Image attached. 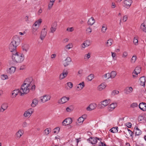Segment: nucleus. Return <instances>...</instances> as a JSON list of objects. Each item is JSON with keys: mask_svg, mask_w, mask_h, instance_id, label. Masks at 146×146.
Returning a JSON list of instances; mask_svg holds the SVG:
<instances>
[{"mask_svg": "<svg viewBox=\"0 0 146 146\" xmlns=\"http://www.w3.org/2000/svg\"><path fill=\"white\" fill-rule=\"evenodd\" d=\"M110 74L109 73H107L104 75V77L105 78L108 79L110 78Z\"/></svg>", "mask_w": 146, "mask_h": 146, "instance_id": "nucleus-52", "label": "nucleus"}, {"mask_svg": "<svg viewBox=\"0 0 146 146\" xmlns=\"http://www.w3.org/2000/svg\"><path fill=\"white\" fill-rule=\"evenodd\" d=\"M126 125L129 128H131V123L130 122H128L126 123Z\"/></svg>", "mask_w": 146, "mask_h": 146, "instance_id": "nucleus-55", "label": "nucleus"}, {"mask_svg": "<svg viewBox=\"0 0 146 146\" xmlns=\"http://www.w3.org/2000/svg\"><path fill=\"white\" fill-rule=\"evenodd\" d=\"M137 57L135 56H133L131 58V63H134L137 59Z\"/></svg>", "mask_w": 146, "mask_h": 146, "instance_id": "nucleus-40", "label": "nucleus"}, {"mask_svg": "<svg viewBox=\"0 0 146 146\" xmlns=\"http://www.w3.org/2000/svg\"><path fill=\"white\" fill-rule=\"evenodd\" d=\"M15 70V67L12 66L9 68V70H7V72L10 74L13 73Z\"/></svg>", "mask_w": 146, "mask_h": 146, "instance_id": "nucleus-21", "label": "nucleus"}, {"mask_svg": "<svg viewBox=\"0 0 146 146\" xmlns=\"http://www.w3.org/2000/svg\"><path fill=\"white\" fill-rule=\"evenodd\" d=\"M42 22V20L40 19L36 21L33 25L32 28L35 29H38L39 26L40 25V23Z\"/></svg>", "mask_w": 146, "mask_h": 146, "instance_id": "nucleus-6", "label": "nucleus"}, {"mask_svg": "<svg viewBox=\"0 0 146 146\" xmlns=\"http://www.w3.org/2000/svg\"><path fill=\"white\" fill-rule=\"evenodd\" d=\"M85 115H83L82 117H81L78 118V123H82L84 119L83 117Z\"/></svg>", "mask_w": 146, "mask_h": 146, "instance_id": "nucleus-33", "label": "nucleus"}, {"mask_svg": "<svg viewBox=\"0 0 146 146\" xmlns=\"http://www.w3.org/2000/svg\"><path fill=\"white\" fill-rule=\"evenodd\" d=\"M144 119V117L142 115H139L138 120V121H140Z\"/></svg>", "mask_w": 146, "mask_h": 146, "instance_id": "nucleus-49", "label": "nucleus"}, {"mask_svg": "<svg viewBox=\"0 0 146 146\" xmlns=\"http://www.w3.org/2000/svg\"><path fill=\"white\" fill-rule=\"evenodd\" d=\"M32 80V78L31 77L29 78H26L24 81L23 83L22 84V88H24V85H27L28 86H32L31 83Z\"/></svg>", "mask_w": 146, "mask_h": 146, "instance_id": "nucleus-4", "label": "nucleus"}, {"mask_svg": "<svg viewBox=\"0 0 146 146\" xmlns=\"http://www.w3.org/2000/svg\"><path fill=\"white\" fill-rule=\"evenodd\" d=\"M71 61V59L70 57H67L65 60L64 62V66L66 67L68 65Z\"/></svg>", "mask_w": 146, "mask_h": 146, "instance_id": "nucleus-17", "label": "nucleus"}, {"mask_svg": "<svg viewBox=\"0 0 146 146\" xmlns=\"http://www.w3.org/2000/svg\"><path fill=\"white\" fill-rule=\"evenodd\" d=\"M95 22V20L93 17H91L89 19L88 21V25H92Z\"/></svg>", "mask_w": 146, "mask_h": 146, "instance_id": "nucleus-22", "label": "nucleus"}, {"mask_svg": "<svg viewBox=\"0 0 146 146\" xmlns=\"http://www.w3.org/2000/svg\"><path fill=\"white\" fill-rule=\"evenodd\" d=\"M29 87L27 85H24V88H22V85L21 86V89L20 90V95L22 96L24 94H27L30 91V88H29Z\"/></svg>", "mask_w": 146, "mask_h": 146, "instance_id": "nucleus-3", "label": "nucleus"}, {"mask_svg": "<svg viewBox=\"0 0 146 146\" xmlns=\"http://www.w3.org/2000/svg\"><path fill=\"white\" fill-rule=\"evenodd\" d=\"M50 131L49 129L48 128L46 129L44 131L46 135H48Z\"/></svg>", "mask_w": 146, "mask_h": 146, "instance_id": "nucleus-53", "label": "nucleus"}, {"mask_svg": "<svg viewBox=\"0 0 146 146\" xmlns=\"http://www.w3.org/2000/svg\"><path fill=\"white\" fill-rule=\"evenodd\" d=\"M29 48V46L28 44H25L22 46V49L23 51H25V52H27Z\"/></svg>", "mask_w": 146, "mask_h": 146, "instance_id": "nucleus-26", "label": "nucleus"}, {"mask_svg": "<svg viewBox=\"0 0 146 146\" xmlns=\"http://www.w3.org/2000/svg\"><path fill=\"white\" fill-rule=\"evenodd\" d=\"M8 107L7 104L6 103L3 104L1 106V109L0 110L1 112H3L5 110L7 109Z\"/></svg>", "mask_w": 146, "mask_h": 146, "instance_id": "nucleus-19", "label": "nucleus"}, {"mask_svg": "<svg viewBox=\"0 0 146 146\" xmlns=\"http://www.w3.org/2000/svg\"><path fill=\"white\" fill-rule=\"evenodd\" d=\"M27 125V123L25 121L23 123L22 126L23 127H26Z\"/></svg>", "mask_w": 146, "mask_h": 146, "instance_id": "nucleus-54", "label": "nucleus"}, {"mask_svg": "<svg viewBox=\"0 0 146 146\" xmlns=\"http://www.w3.org/2000/svg\"><path fill=\"white\" fill-rule=\"evenodd\" d=\"M86 31L88 33H90L92 32V29L90 27H89L86 29Z\"/></svg>", "mask_w": 146, "mask_h": 146, "instance_id": "nucleus-57", "label": "nucleus"}, {"mask_svg": "<svg viewBox=\"0 0 146 146\" xmlns=\"http://www.w3.org/2000/svg\"><path fill=\"white\" fill-rule=\"evenodd\" d=\"M83 73V70L82 69L80 70L78 72V73L79 74H81Z\"/></svg>", "mask_w": 146, "mask_h": 146, "instance_id": "nucleus-64", "label": "nucleus"}, {"mask_svg": "<svg viewBox=\"0 0 146 146\" xmlns=\"http://www.w3.org/2000/svg\"><path fill=\"white\" fill-rule=\"evenodd\" d=\"M90 57V53H88L87 54H86L84 56V58L88 59Z\"/></svg>", "mask_w": 146, "mask_h": 146, "instance_id": "nucleus-50", "label": "nucleus"}, {"mask_svg": "<svg viewBox=\"0 0 146 146\" xmlns=\"http://www.w3.org/2000/svg\"><path fill=\"white\" fill-rule=\"evenodd\" d=\"M139 107L141 110L144 111H146V104L145 103H140L139 105Z\"/></svg>", "mask_w": 146, "mask_h": 146, "instance_id": "nucleus-12", "label": "nucleus"}, {"mask_svg": "<svg viewBox=\"0 0 146 146\" xmlns=\"http://www.w3.org/2000/svg\"><path fill=\"white\" fill-rule=\"evenodd\" d=\"M60 129L59 127H57L54 129L53 130L54 133L57 134L59 131Z\"/></svg>", "mask_w": 146, "mask_h": 146, "instance_id": "nucleus-41", "label": "nucleus"}, {"mask_svg": "<svg viewBox=\"0 0 146 146\" xmlns=\"http://www.w3.org/2000/svg\"><path fill=\"white\" fill-rule=\"evenodd\" d=\"M23 134V132L21 130H19L16 133V136L18 138H19Z\"/></svg>", "mask_w": 146, "mask_h": 146, "instance_id": "nucleus-29", "label": "nucleus"}, {"mask_svg": "<svg viewBox=\"0 0 146 146\" xmlns=\"http://www.w3.org/2000/svg\"><path fill=\"white\" fill-rule=\"evenodd\" d=\"M46 29L44 28L42 29L41 32L40 38L41 40H43L46 36L47 31H46Z\"/></svg>", "mask_w": 146, "mask_h": 146, "instance_id": "nucleus-9", "label": "nucleus"}, {"mask_svg": "<svg viewBox=\"0 0 146 146\" xmlns=\"http://www.w3.org/2000/svg\"><path fill=\"white\" fill-rule=\"evenodd\" d=\"M68 97H66L65 96L62 97L61 99V101L62 104H63L67 102L69 100Z\"/></svg>", "mask_w": 146, "mask_h": 146, "instance_id": "nucleus-25", "label": "nucleus"}, {"mask_svg": "<svg viewBox=\"0 0 146 146\" xmlns=\"http://www.w3.org/2000/svg\"><path fill=\"white\" fill-rule=\"evenodd\" d=\"M38 29H35V28H32V33L35 35H36V31Z\"/></svg>", "mask_w": 146, "mask_h": 146, "instance_id": "nucleus-51", "label": "nucleus"}, {"mask_svg": "<svg viewBox=\"0 0 146 146\" xmlns=\"http://www.w3.org/2000/svg\"><path fill=\"white\" fill-rule=\"evenodd\" d=\"M31 115V113H30V112H29L28 111H26L23 114V115L25 117H27L29 115L30 116Z\"/></svg>", "mask_w": 146, "mask_h": 146, "instance_id": "nucleus-42", "label": "nucleus"}, {"mask_svg": "<svg viewBox=\"0 0 146 146\" xmlns=\"http://www.w3.org/2000/svg\"><path fill=\"white\" fill-rule=\"evenodd\" d=\"M139 81L140 82V85L143 86H144L145 85L146 82L145 77V76L141 77L139 79Z\"/></svg>", "mask_w": 146, "mask_h": 146, "instance_id": "nucleus-10", "label": "nucleus"}, {"mask_svg": "<svg viewBox=\"0 0 146 146\" xmlns=\"http://www.w3.org/2000/svg\"><path fill=\"white\" fill-rule=\"evenodd\" d=\"M28 111L29 112H30V113H31V115L33 113V109H29L28 111Z\"/></svg>", "mask_w": 146, "mask_h": 146, "instance_id": "nucleus-63", "label": "nucleus"}, {"mask_svg": "<svg viewBox=\"0 0 146 146\" xmlns=\"http://www.w3.org/2000/svg\"><path fill=\"white\" fill-rule=\"evenodd\" d=\"M127 19V17L126 16H124L123 19V20L124 22H125Z\"/></svg>", "mask_w": 146, "mask_h": 146, "instance_id": "nucleus-60", "label": "nucleus"}, {"mask_svg": "<svg viewBox=\"0 0 146 146\" xmlns=\"http://www.w3.org/2000/svg\"><path fill=\"white\" fill-rule=\"evenodd\" d=\"M42 98L41 99V102L43 103H44L46 101L49 100L50 99V97L48 96L45 95L44 96L41 97Z\"/></svg>", "mask_w": 146, "mask_h": 146, "instance_id": "nucleus-14", "label": "nucleus"}, {"mask_svg": "<svg viewBox=\"0 0 146 146\" xmlns=\"http://www.w3.org/2000/svg\"><path fill=\"white\" fill-rule=\"evenodd\" d=\"M84 82H82V83H80L78 85L76 86V90L78 91L81 90L84 86Z\"/></svg>", "mask_w": 146, "mask_h": 146, "instance_id": "nucleus-15", "label": "nucleus"}, {"mask_svg": "<svg viewBox=\"0 0 146 146\" xmlns=\"http://www.w3.org/2000/svg\"><path fill=\"white\" fill-rule=\"evenodd\" d=\"M140 28L143 31L145 32H146V27L144 24L142 23L141 24Z\"/></svg>", "mask_w": 146, "mask_h": 146, "instance_id": "nucleus-37", "label": "nucleus"}, {"mask_svg": "<svg viewBox=\"0 0 146 146\" xmlns=\"http://www.w3.org/2000/svg\"><path fill=\"white\" fill-rule=\"evenodd\" d=\"M69 87L70 89L71 88L73 87V84L71 82H68L66 84Z\"/></svg>", "mask_w": 146, "mask_h": 146, "instance_id": "nucleus-47", "label": "nucleus"}, {"mask_svg": "<svg viewBox=\"0 0 146 146\" xmlns=\"http://www.w3.org/2000/svg\"><path fill=\"white\" fill-rule=\"evenodd\" d=\"M87 140L89 141L93 145L95 144L97 142V140H96V137H90L87 139Z\"/></svg>", "mask_w": 146, "mask_h": 146, "instance_id": "nucleus-13", "label": "nucleus"}, {"mask_svg": "<svg viewBox=\"0 0 146 146\" xmlns=\"http://www.w3.org/2000/svg\"><path fill=\"white\" fill-rule=\"evenodd\" d=\"M106 86V85L104 83H102L98 86V89L100 91H101L104 89Z\"/></svg>", "mask_w": 146, "mask_h": 146, "instance_id": "nucleus-28", "label": "nucleus"}, {"mask_svg": "<svg viewBox=\"0 0 146 146\" xmlns=\"http://www.w3.org/2000/svg\"><path fill=\"white\" fill-rule=\"evenodd\" d=\"M68 74V72L67 71L64 72V70L63 72V73L61 74L59 76V78L60 80H62L64 79L67 76Z\"/></svg>", "mask_w": 146, "mask_h": 146, "instance_id": "nucleus-16", "label": "nucleus"}, {"mask_svg": "<svg viewBox=\"0 0 146 146\" xmlns=\"http://www.w3.org/2000/svg\"><path fill=\"white\" fill-rule=\"evenodd\" d=\"M141 131L140 130H138L137 131H136L135 135H141Z\"/></svg>", "mask_w": 146, "mask_h": 146, "instance_id": "nucleus-43", "label": "nucleus"}, {"mask_svg": "<svg viewBox=\"0 0 146 146\" xmlns=\"http://www.w3.org/2000/svg\"><path fill=\"white\" fill-rule=\"evenodd\" d=\"M127 55V53L126 52H124L123 53V57H125Z\"/></svg>", "mask_w": 146, "mask_h": 146, "instance_id": "nucleus-56", "label": "nucleus"}, {"mask_svg": "<svg viewBox=\"0 0 146 146\" xmlns=\"http://www.w3.org/2000/svg\"><path fill=\"white\" fill-rule=\"evenodd\" d=\"M133 90V88L131 87H127L124 90V91L125 93L127 94H128L132 92Z\"/></svg>", "mask_w": 146, "mask_h": 146, "instance_id": "nucleus-18", "label": "nucleus"}, {"mask_svg": "<svg viewBox=\"0 0 146 146\" xmlns=\"http://www.w3.org/2000/svg\"><path fill=\"white\" fill-rule=\"evenodd\" d=\"M133 2L132 0H125L124 2V7L129 9Z\"/></svg>", "mask_w": 146, "mask_h": 146, "instance_id": "nucleus-5", "label": "nucleus"}, {"mask_svg": "<svg viewBox=\"0 0 146 146\" xmlns=\"http://www.w3.org/2000/svg\"><path fill=\"white\" fill-rule=\"evenodd\" d=\"M1 78L3 80H5L8 78V76L7 75H2L1 76Z\"/></svg>", "mask_w": 146, "mask_h": 146, "instance_id": "nucleus-45", "label": "nucleus"}, {"mask_svg": "<svg viewBox=\"0 0 146 146\" xmlns=\"http://www.w3.org/2000/svg\"><path fill=\"white\" fill-rule=\"evenodd\" d=\"M117 106V104L112 103L110 105L109 108L111 109L110 110H112L114 109Z\"/></svg>", "mask_w": 146, "mask_h": 146, "instance_id": "nucleus-30", "label": "nucleus"}, {"mask_svg": "<svg viewBox=\"0 0 146 146\" xmlns=\"http://www.w3.org/2000/svg\"><path fill=\"white\" fill-rule=\"evenodd\" d=\"M133 42L135 45H138V40L137 39H136L135 37H134V38Z\"/></svg>", "mask_w": 146, "mask_h": 146, "instance_id": "nucleus-46", "label": "nucleus"}, {"mask_svg": "<svg viewBox=\"0 0 146 146\" xmlns=\"http://www.w3.org/2000/svg\"><path fill=\"white\" fill-rule=\"evenodd\" d=\"M24 57L23 54H19L17 52L12 53V59L14 62L17 63H20L23 61L24 59Z\"/></svg>", "mask_w": 146, "mask_h": 146, "instance_id": "nucleus-2", "label": "nucleus"}, {"mask_svg": "<svg viewBox=\"0 0 146 146\" xmlns=\"http://www.w3.org/2000/svg\"><path fill=\"white\" fill-rule=\"evenodd\" d=\"M72 119L70 118H68L65 119L62 122L63 125L66 126L72 123Z\"/></svg>", "mask_w": 146, "mask_h": 146, "instance_id": "nucleus-7", "label": "nucleus"}, {"mask_svg": "<svg viewBox=\"0 0 146 146\" xmlns=\"http://www.w3.org/2000/svg\"><path fill=\"white\" fill-rule=\"evenodd\" d=\"M107 29L106 25L105 24L103 25L101 31L103 33H105Z\"/></svg>", "mask_w": 146, "mask_h": 146, "instance_id": "nucleus-35", "label": "nucleus"}, {"mask_svg": "<svg viewBox=\"0 0 146 146\" xmlns=\"http://www.w3.org/2000/svg\"><path fill=\"white\" fill-rule=\"evenodd\" d=\"M72 44H69L66 46V47L68 49H70L72 47Z\"/></svg>", "mask_w": 146, "mask_h": 146, "instance_id": "nucleus-58", "label": "nucleus"}, {"mask_svg": "<svg viewBox=\"0 0 146 146\" xmlns=\"http://www.w3.org/2000/svg\"><path fill=\"white\" fill-rule=\"evenodd\" d=\"M140 68L139 67H137L135 68V69L133 72V73L137 75L138 74L140 73Z\"/></svg>", "mask_w": 146, "mask_h": 146, "instance_id": "nucleus-27", "label": "nucleus"}, {"mask_svg": "<svg viewBox=\"0 0 146 146\" xmlns=\"http://www.w3.org/2000/svg\"><path fill=\"white\" fill-rule=\"evenodd\" d=\"M137 104L136 103H133L130 105V107L132 108H134L137 106Z\"/></svg>", "mask_w": 146, "mask_h": 146, "instance_id": "nucleus-44", "label": "nucleus"}, {"mask_svg": "<svg viewBox=\"0 0 146 146\" xmlns=\"http://www.w3.org/2000/svg\"><path fill=\"white\" fill-rule=\"evenodd\" d=\"M118 127H115L112 128L110 130L111 131V132L113 133H115L118 132Z\"/></svg>", "mask_w": 146, "mask_h": 146, "instance_id": "nucleus-31", "label": "nucleus"}, {"mask_svg": "<svg viewBox=\"0 0 146 146\" xmlns=\"http://www.w3.org/2000/svg\"><path fill=\"white\" fill-rule=\"evenodd\" d=\"M20 91L19 89L13 91L12 93V98L15 97L18 94V93Z\"/></svg>", "mask_w": 146, "mask_h": 146, "instance_id": "nucleus-24", "label": "nucleus"}, {"mask_svg": "<svg viewBox=\"0 0 146 146\" xmlns=\"http://www.w3.org/2000/svg\"><path fill=\"white\" fill-rule=\"evenodd\" d=\"M111 54L112 56L113 57V59L114 60H115L114 57L115 56L116 53L114 52H111Z\"/></svg>", "mask_w": 146, "mask_h": 146, "instance_id": "nucleus-61", "label": "nucleus"}, {"mask_svg": "<svg viewBox=\"0 0 146 146\" xmlns=\"http://www.w3.org/2000/svg\"><path fill=\"white\" fill-rule=\"evenodd\" d=\"M119 92V91L118 90H113L111 93V95L113 96H115V95L118 94Z\"/></svg>", "mask_w": 146, "mask_h": 146, "instance_id": "nucleus-39", "label": "nucleus"}, {"mask_svg": "<svg viewBox=\"0 0 146 146\" xmlns=\"http://www.w3.org/2000/svg\"><path fill=\"white\" fill-rule=\"evenodd\" d=\"M20 39L17 35L13 36L12 38V41L9 45V48L11 52L15 53L17 52V47L19 44Z\"/></svg>", "mask_w": 146, "mask_h": 146, "instance_id": "nucleus-1", "label": "nucleus"}, {"mask_svg": "<svg viewBox=\"0 0 146 146\" xmlns=\"http://www.w3.org/2000/svg\"><path fill=\"white\" fill-rule=\"evenodd\" d=\"M94 78V75L93 74H91L87 77V79L88 80L91 81Z\"/></svg>", "mask_w": 146, "mask_h": 146, "instance_id": "nucleus-38", "label": "nucleus"}, {"mask_svg": "<svg viewBox=\"0 0 146 146\" xmlns=\"http://www.w3.org/2000/svg\"><path fill=\"white\" fill-rule=\"evenodd\" d=\"M110 99L108 100H106L102 102V104L104 106V107H105L110 104Z\"/></svg>", "mask_w": 146, "mask_h": 146, "instance_id": "nucleus-23", "label": "nucleus"}, {"mask_svg": "<svg viewBox=\"0 0 146 146\" xmlns=\"http://www.w3.org/2000/svg\"><path fill=\"white\" fill-rule=\"evenodd\" d=\"M110 74V78H114L116 75V72L114 71H112L111 72Z\"/></svg>", "mask_w": 146, "mask_h": 146, "instance_id": "nucleus-36", "label": "nucleus"}, {"mask_svg": "<svg viewBox=\"0 0 146 146\" xmlns=\"http://www.w3.org/2000/svg\"><path fill=\"white\" fill-rule=\"evenodd\" d=\"M125 129L128 131L130 136H132L133 135V133L130 130L128 129V128L126 129Z\"/></svg>", "mask_w": 146, "mask_h": 146, "instance_id": "nucleus-48", "label": "nucleus"}, {"mask_svg": "<svg viewBox=\"0 0 146 146\" xmlns=\"http://www.w3.org/2000/svg\"><path fill=\"white\" fill-rule=\"evenodd\" d=\"M96 107V105L95 103L90 104L86 108L88 111H91L94 109Z\"/></svg>", "mask_w": 146, "mask_h": 146, "instance_id": "nucleus-11", "label": "nucleus"}, {"mask_svg": "<svg viewBox=\"0 0 146 146\" xmlns=\"http://www.w3.org/2000/svg\"><path fill=\"white\" fill-rule=\"evenodd\" d=\"M67 31H69L70 32H72L73 31V28H68L67 29Z\"/></svg>", "mask_w": 146, "mask_h": 146, "instance_id": "nucleus-62", "label": "nucleus"}, {"mask_svg": "<svg viewBox=\"0 0 146 146\" xmlns=\"http://www.w3.org/2000/svg\"><path fill=\"white\" fill-rule=\"evenodd\" d=\"M54 1H51L50 0V2L49 3L48 5V9H51L53 5Z\"/></svg>", "mask_w": 146, "mask_h": 146, "instance_id": "nucleus-32", "label": "nucleus"}, {"mask_svg": "<svg viewBox=\"0 0 146 146\" xmlns=\"http://www.w3.org/2000/svg\"><path fill=\"white\" fill-rule=\"evenodd\" d=\"M38 100L36 98L34 99L31 104V106L33 107H35L38 104Z\"/></svg>", "mask_w": 146, "mask_h": 146, "instance_id": "nucleus-20", "label": "nucleus"}, {"mask_svg": "<svg viewBox=\"0 0 146 146\" xmlns=\"http://www.w3.org/2000/svg\"><path fill=\"white\" fill-rule=\"evenodd\" d=\"M101 144H100L99 146H107L106 144L102 142L101 141L100 142Z\"/></svg>", "mask_w": 146, "mask_h": 146, "instance_id": "nucleus-59", "label": "nucleus"}, {"mask_svg": "<svg viewBox=\"0 0 146 146\" xmlns=\"http://www.w3.org/2000/svg\"><path fill=\"white\" fill-rule=\"evenodd\" d=\"M113 42V40L111 39H110L107 40L106 43V44L108 46H110L112 44Z\"/></svg>", "mask_w": 146, "mask_h": 146, "instance_id": "nucleus-34", "label": "nucleus"}, {"mask_svg": "<svg viewBox=\"0 0 146 146\" xmlns=\"http://www.w3.org/2000/svg\"><path fill=\"white\" fill-rule=\"evenodd\" d=\"M57 23L54 22L51 25V27L50 28V32L52 33H54L57 29Z\"/></svg>", "mask_w": 146, "mask_h": 146, "instance_id": "nucleus-8", "label": "nucleus"}]
</instances>
